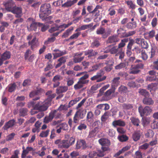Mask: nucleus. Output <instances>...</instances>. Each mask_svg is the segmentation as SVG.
Segmentation results:
<instances>
[{
  "instance_id": "nucleus-52",
  "label": "nucleus",
  "mask_w": 158,
  "mask_h": 158,
  "mask_svg": "<svg viewBox=\"0 0 158 158\" xmlns=\"http://www.w3.org/2000/svg\"><path fill=\"white\" fill-rule=\"evenodd\" d=\"M120 79L119 77H117L114 78L113 81L112 83L114 84V86H117L120 83L119 80Z\"/></svg>"
},
{
  "instance_id": "nucleus-14",
  "label": "nucleus",
  "mask_w": 158,
  "mask_h": 158,
  "mask_svg": "<svg viewBox=\"0 0 158 158\" xmlns=\"http://www.w3.org/2000/svg\"><path fill=\"white\" fill-rule=\"evenodd\" d=\"M56 110H52L49 113L48 116H46L44 119V122L45 123H48L51 122L54 117V114Z\"/></svg>"
},
{
  "instance_id": "nucleus-22",
  "label": "nucleus",
  "mask_w": 158,
  "mask_h": 158,
  "mask_svg": "<svg viewBox=\"0 0 158 158\" xmlns=\"http://www.w3.org/2000/svg\"><path fill=\"white\" fill-rule=\"evenodd\" d=\"M130 120L134 126L136 127L140 126V121L138 118L135 117H132L130 118Z\"/></svg>"
},
{
  "instance_id": "nucleus-40",
  "label": "nucleus",
  "mask_w": 158,
  "mask_h": 158,
  "mask_svg": "<svg viewBox=\"0 0 158 158\" xmlns=\"http://www.w3.org/2000/svg\"><path fill=\"white\" fill-rule=\"evenodd\" d=\"M105 61V64L107 66L112 67L114 64V60L113 58H108L107 60Z\"/></svg>"
},
{
  "instance_id": "nucleus-27",
  "label": "nucleus",
  "mask_w": 158,
  "mask_h": 158,
  "mask_svg": "<svg viewBox=\"0 0 158 158\" xmlns=\"http://www.w3.org/2000/svg\"><path fill=\"white\" fill-rule=\"evenodd\" d=\"M19 115L20 116L24 117L27 114L28 110L26 108H21L19 110Z\"/></svg>"
},
{
  "instance_id": "nucleus-53",
  "label": "nucleus",
  "mask_w": 158,
  "mask_h": 158,
  "mask_svg": "<svg viewBox=\"0 0 158 158\" xmlns=\"http://www.w3.org/2000/svg\"><path fill=\"white\" fill-rule=\"evenodd\" d=\"M157 79L156 76H148L147 77L146 81L152 82L154 81H155Z\"/></svg>"
},
{
  "instance_id": "nucleus-43",
  "label": "nucleus",
  "mask_w": 158,
  "mask_h": 158,
  "mask_svg": "<svg viewBox=\"0 0 158 158\" xmlns=\"http://www.w3.org/2000/svg\"><path fill=\"white\" fill-rule=\"evenodd\" d=\"M68 141V140L67 139L61 141V146L64 148H68L70 146Z\"/></svg>"
},
{
  "instance_id": "nucleus-47",
  "label": "nucleus",
  "mask_w": 158,
  "mask_h": 158,
  "mask_svg": "<svg viewBox=\"0 0 158 158\" xmlns=\"http://www.w3.org/2000/svg\"><path fill=\"white\" fill-rule=\"evenodd\" d=\"M118 139L121 142L126 141L128 139V137L126 135H122L118 137Z\"/></svg>"
},
{
  "instance_id": "nucleus-2",
  "label": "nucleus",
  "mask_w": 158,
  "mask_h": 158,
  "mask_svg": "<svg viewBox=\"0 0 158 158\" xmlns=\"http://www.w3.org/2000/svg\"><path fill=\"white\" fill-rule=\"evenodd\" d=\"M109 86L110 85L107 84L102 87L99 90V93L97 95V97L103 96L102 97V99L103 100L108 101L110 100V96L112 94L114 93L115 88L114 87H113L110 89L105 92L104 91L108 88Z\"/></svg>"
},
{
  "instance_id": "nucleus-12",
  "label": "nucleus",
  "mask_w": 158,
  "mask_h": 158,
  "mask_svg": "<svg viewBox=\"0 0 158 158\" xmlns=\"http://www.w3.org/2000/svg\"><path fill=\"white\" fill-rule=\"evenodd\" d=\"M29 45L31 46V48L33 50L34 49L37 47L39 45L37 40L36 37H34L31 41H29L28 42Z\"/></svg>"
},
{
  "instance_id": "nucleus-48",
  "label": "nucleus",
  "mask_w": 158,
  "mask_h": 158,
  "mask_svg": "<svg viewBox=\"0 0 158 158\" xmlns=\"http://www.w3.org/2000/svg\"><path fill=\"white\" fill-rule=\"evenodd\" d=\"M103 64L100 63L98 64H97L94 65L92 66V69L89 71V72H91L92 71H95L99 69L100 67Z\"/></svg>"
},
{
  "instance_id": "nucleus-62",
  "label": "nucleus",
  "mask_w": 158,
  "mask_h": 158,
  "mask_svg": "<svg viewBox=\"0 0 158 158\" xmlns=\"http://www.w3.org/2000/svg\"><path fill=\"white\" fill-rule=\"evenodd\" d=\"M141 44V47L143 48L147 49L148 47V43L144 39L143 40Z\"/></svg>"
},
{
  "instance_id": "nucleus-44",
  "label": "nucleus",
  "mask_w": 158,
  "mask_h": 158,
  "mask_svg": "<svg viewBox=\"0 0 158 158\" xmlns=\"http://www.w3.org/2000/svg\"><path fill=\"white\" fill-rule=\"evenodd\" d=\"M126 66V64L124 62H121L114 67L115 70H120Z\"/></svg>"
},
{
  "instance_id": "nucleus-8",
  "label": "nucleus",
  "mask_w": 158,
  "mask_h": 158,
  "mask_svg": "<svg viewBox=\"0 0 158 158\" xmlns=\"http://www.w3.org/2000/svg\"><path fill=\"white\" fill-rule=\"evenodd\" d=\"M119 39L117 35H113L109 36L106 41L107 44H112L113 45L116 44V43L118 42Z\"/></svg>"
},
{
  "instance_id": "nucleus-32",
  "label": "nucleus",
  "mask_w": 158,
  "mask_h": 158,
  "mask_svg": "<svg viewBox=\"0 0 158 158\" xmlns=\"http://www.w3.org/2000/svg\"><path fill=\"white\" fill-rule=\"evenodd\" d=\"M16 85L15 83L10 84L8 86V92L11 93L14 91L16 89Z\"/></svg>"
},
{
  "instance_id": "nucleus-4",
  "label": "nucleus",
  "mask_w": 158,
  "mask_h": 158,
  "mask_svg": "<svg viewBox=\"0 0 158 158\" xmlns=\"http://www.w3.org/2000/svg\"><path fill=\"white\" fill-rule=\"evenodd\" d=\"M152 111L151 108L148 106H146L144 108L142 106H140L139 108V111L142 117L150 114Z\"/></svg>"
},
{
  "instance_id": "nucleus-20",
  "label": "nucleus",
  "mask_w": 158,
  "mask_h": 158,
  "mask_svg": "<svg viewBox=\"0 0 158 158\" xmlns=\"http://www.w3.org/2000/svg\"><path fill=\"white\" fill-rule=\"evenodd\" d=\"M143 102L144 104L149 105H152L154 103L152 98L148 97H144L143 99Z\"/></svg>"
},
{
  "instance_id": "nucleus-17",
  "label": "nucleus",
  "mask_w": 158,
  "mask_h": 158,
  "mask_svg": "<svg viewBox=\"0 0 158 158\" xmlns=\"http://www.w3.org/2000/svg\"><path fill=\"white\" fill-rule=\"evenodd\" d=\"M15 122V121L14 119L10 120L5 123L4 126L2 128L5 130H7L8 129L14 126Z\"/></svg>"
},
{
  "instance_id": "nucleus-30",
  "label": "nucleus",
  "mask_w": 158,
  "mask_h": 158,
  "mask_svg": "<svg viewBox=\"0 0 158 158\" xmlns=\"http://www.w3.org/2000/svg\"><path fill=\"white\" fill-rule=\"evenodd\" d=\"M94 114L91 111L89 112L87 114L86 119L88 122H93L94 121Z\"/></svg>"
},
{
  "instance_id": "nucleus-55",
  "label": "nucleus",
  "mask_w": 158,
  "mask_h": 158,
  "mask_svg": "<svg viewBox=\"0 0 158 158\" xmlns=\"http://www.w3.org/2000/svg\"><path fill=\"white\" fill-rule=\"evenodd\" d=\"M157 49V47L156 46H152L151 49V55L150 58H152L155 55L156 51Z\"/></svg>"
},
{
  "instance_id": "nucleus-61",
  "label": "nucleus",
  "mask_w": 158,
  "mask_h": 158,
  "mask_svg": "<svg viewBox=\"0 0 158 158\" xmlns=\"http://www.w3.org/2000/svg\"><path fill=\"white\" fill-rule=\"evenodd\" d=\"M40 92V91L39 90L32 91L29 94V97L31 98H33L35 96L38 95Z\"/></svg>"
},
{
  "instance_id": "nucleus-46",
  "label": "nucleus",
  "mask_w": 158,
  "mask_h": 158,
  "mask_svg": "<svg viewBox=\"0 0 158 158\" xmlns=\"http://www.w3.org/2000/svg\"><path fill=\"white\" fill-rule=\"evenodd\" d=\"M121 49L118 48V47L116 48V47H114L112 48L110 50V52L111 54H117L120 51Z\"/></svg>"
},
{
  "instance_id": "nucleus-15",
  "label": "nucleus",
  "mask_w": 158,
  "mask_h": 158,
  "mask_svg": "<svg viewBox=\"0 0 158 158\" xmlns=\"http://www.w3.org/2000/svg\"><path fill=\"white\" fill-rule=\"evenodd\" d=\"M142 133L140 131L138 130L135 131L132 135V138L135 141L139 140L140 138Z\"/></svg>"
},
{
  "instance_id": "nucleus-50",
  "label": "nucleus",
  "mask_w": 158,
  "mask_h": 158,
  "mask_svg": "<svg viewBox=\"0 0 158 158\" xmlns=\"http://www.w3.org/2000/svg\"><path fill=\"white\" fill-rule=\"evenodd\" d=\"M89 75L88 74H85L84 76L81 77L79 80V81H86L85 84L88 83L89 82V80H86V79L87 78H88L89 77Z\"/></svg>"
},
{
  "instance_id": "nucleus-36",
  "label": "nucleus",
  "mask_w": 158,
  "mask_h": 158,
  "mask_svg": "<svg viewBox=\"0 0 158 158\" xmlns=\"http://www.w3.org/2000/svg\"><path fill=\"white\" fill-rule=\"evenodd\" d=\"M97 107L99 109L106 110L109 109L110 106L107 104H103L98 105Z\"/></svg>"
},
{
  "instance_id": "nucleus-34",
  "label": "nucleus",
  "mask_w": 158,
  "mask_h": 158,
  "mask_svg": "<svg viewBox=\"0 0 158 158\" xmlns=\"http://www.w3.org/2000/svg\"><path fill=\"white\" fill-rule=\"evenodd\" d=\"M86 82L84 81H79L77 83L74 85V88L76 90L81 88L83 87V84H85Z\"/></svg>"
},
{
  "instance_id": "nucleus-21",
  "label": "nucleus",
  "mask_w": 158,
  "mask_h": 158,
  "mask_svg": "<svg viewBox=\"0 0 158 158\" xmlns=\"http://www.w3.org/2000/svg\"><path fill=\"white\" fill-rule=\"evenodd\" d=\"M98 142L102 147L108 146L110 144V141L106 139L101 138L99 140Z\"/></svg>"
},
{
  "instance_id": "nucleus-57",
  "label": "nucleus",
  "mask_w": 158,
  "mask_h": 158,
  "mask_svg": "<svg viewBox=\"0 0 158 158\" xmlns=\"http://www.w3.org/2000/svg\"><path fill=\"white\" fill-rule=\"evenodd\" d=\"M36 103L33 101H31L27 103V107L28 108L32 107L34 110H35V104Z\"/></svg>"
},
{
  "instance_id": "nucleus-10",
  "label": "nucleus",
  "mask_w": 158,
  "mask_h": 158,
  "mask_svg": "<svg viewBox=\"0 0 158 158\" xmlns=\"http://www.w3.org/2000/svg\"><path fill=\"white\" fill-rule=\"evenodd\" d=\"M13 14H15L16 17H21L22 15V9L21 8L16 6V5L10 11Z\"/></svg>"
},
{
  "instance_id": "nucleus-42",
  "label": "nucleus",
  "mask_w": 158,
  "mask_h": 158,
  "mask_svg": "<svg viewBox=\"0 0 158 158\" xmlns=\"http://www.w3.org/2000/svg\"><path fill=\"white\" fill-rule=\"evenodd\" d=\"M142 124L144 127H145L149 124L150 121L149 118L146 117H144L142 118Z\"/></svg>"
},
{
  "instance_id": "nucleus-1",
  "label": "nucleus",
  "mask_w": 158,
  "mask_h": 158,
  "mask_svg": "<svg viewBox=\"0 0 158 158\" xmlns=\"http://www.w3.org/2000/svg\"><path fill=\"white\" fill-rule=\"evenodd\" d=\"M51 13V7L49 4L45 3L41 5L39 15L42 21L48 22L50 24L53 23V21H50L52 18V17L51 16H48Z\"/></svg>"
},
{
  "instance_id": "nucleus-59",
  "label": "nucleus",
  "mask_w": 158,
  "mask_h": 158,
  "mask_svg": "<svg viewBox=\"0 0 158 158\" xmlns=\"http://www.w3.org/2000/svg\"><path fill=\"white\" fill-rule=\"evenodd\" d=\"M80 100V99L79 98H77L74 100H71L69 103V107H70L72 106L77 102H78Z\"/></svg>"
},
{
  "instance_id": "nucleus-41",
  "label": "nucleus",
  "mask_w": 158,
  "mask_h": 158,
  "mask_svg": "<svg viewBox=\"0 0 158 158\" xmlns=\"http://www.w3.org/2000/svg\"><path fill=\"white\" fill-rule=\"evenodd\" d=\"M154 135L153 131L151 129L148 130L145 134V135L147 138H152Z\"/></svg>"
},
{
  "instance_id": "nucleus-19",
  "label": "nucleus",
  "mask_w": 158,
  "mask_h": 158,
  "mask_svg": "<svg viewBox=\"0 0 158 158\" xmlns=\"http://www.w3.org/2000/svg\"><path fill=\"white\" fill-rule=\"evenodd\" d=\"M84 53L85 55H88V57L89 58L94 56L98 54L97 52L95 51L92 49L85 51L84 52Z\"/></svg>"
},
{
  "instance_id": "nucleus-24",
  "label": "nucleus",
  "mask_w": 158,
  "mask_h": 158,
  "mask_svg": "<svg viewBox=\"0 0 158 158\" xmlns=\"http://www.w3.org/2000/svg\"><path fill=\"white\" fill-rule=\"evenodd\" d=\"M78 0H73V1L68 0L67 2L62 5V7H69L76 3Z\"/></svg>"
},
{
  "instance_id": "nucleus-16",
  "label": "nucleus",
  "mask_w": 158,
  "mask_h": 158,
  "mask_svg": "<svg viewBox=\"0 0 158 158\" xmlns=\"http://www.w3.org/2000/svg\"><path fill=\"white\" fill-rule=\"evenodd\" d=\"M62 79V78L60 75H56L55 76L52 80V81L54 82L53 84V87H56L60 85L59 81Z\"/></svg>"
},
{
  "instance_id": "nucleus-54",
  "label": "nucleus",
  "mask_w": 158,
  "mask_h": 158,
  "mask_svg": "<svg viewBox=\"0 0 158 158\" xmlns=\"http://www.w3.org/2000/svg\"><path fill=\"white\" fill-rule=\"evenodd\" d=\"M119 55V59L120 60L123 59L125 56V53L123 51V49H121L120 51L117 54H116L115 56H118Z\"/></svg>"
},
{
  "instance_id": "nucleus-33",
  "label": "nucleus",
  "mask_w": 158,
  "mask_h": 158,
  "mask_svg": "<svg viewBox=\"0 0 158 158\" xmlns=\"http://www.w3.org/2000/svg\"><path fill=\"white\" fill-rule=\"evenodd\" d=\"M10 53L9 51H6L2 55L1 58L5 60L10 58Z\"/></svg>"
},
{
  "instance_id": "nucleus-38",
  "label": "nucleus",
  "mask_w": 158,
  "mask_h": 158,
  "mask_svg": "<svg viewBox=\"0 0 158 158\" xmlns=\"http://www.w3.org/2000/svg\"><path fill=\"white\" fill-rule=\"evenodd\" d=\"M122 106L123 109L126 110H131L133 108V106L132 104L128 103L123 104L122 105Z\"/></svg>"
},
{
  "instance_id": "nucleus-49",
  "label": "nucleus",
  "mask_w": 158,
  "mask_h": 158,
  "mask_svg": "<svg viewBox=\"0 0 158 158\" xmlns=\"http://www.w3.org/2000/svg\"><path fill=\"white\" fill-rule=\"evenodd\" d=\"M100 45L99 41L97 40H94L92 43L91 47L92 48H97Z\"/></svg>"
},
{
  "instance_id": "nucleus-31",
  "label": "nucleus",
  "mask_w": 158,
  "mask_h": 158,
  "mask_svg": "<svg viewBox=\"0 0 158 158\" xmlns=\"http://www.w3.org/2000/svg\"><path fill=\"white\" fill-rule=\"evenodd\" d=\"M108 148L107 147H102V151H99L98 154H97V156L100 157L104 156L105 155V154L104 153V152L107 151L108 150Z\"/></svg>"
},
{
  "instance_id": "nucleus-51",
  "label": "nucleus",
  "mask_w": 158,
  "mask_h": 158,
  "mask_svg": "<svg viewBox=\"0 0 158 158\" xmlns=\"http://www.w3.org/2000/svg\"><path fill=\"white\" fill-rule=\"evenodd\" d=\"M109 113L108 112H105L102 116L101 118V120L102 122H105L107 119L109 117Z\"/></svg>"
},
{
  "instance_id": "nucleus-25",
  "label": "nucleus",
  "mask_w": 158,
  "mask_h": 158,
  "mask_svg": "<svg viewBox=\"0 0 158 158\" xmlns=\"http://www.w3.org/2000/svg\"><path fill=\"white\" fill-rule=\"evenodd\" d=\"M138 92L140 95L143 96L144 97H149L150 95V94L149 92L144 89H139V90Z\"/></svg>"
},
{
  "instance_id": "nucleus-45",
  "label": "nucleus",
  "mask_w": 158,
  "mask_h": 158,
  "mask_svg": "<svg viewBox=\"0 0 158 158\" xmlns=\"http://www.w3.org/2000/svg\"><path fill=\"white\" fill-rule=\"evenodd\" d=\"M140 72V71L139 69L135 68L134 67L132 66L131 71L129 72V73L130 74H136L139 73Z\"/></svg>"
},
{
  "instance_id": "nucleus-63",
  "label": "nucleus",
  "mask_w": 158,
  "mask_h": 158,
  "mask_svg": "<svg viewBox=\"0 0 158 158\" xmlns=\"http://www.w3.org/2000/svg\"><path fill=\"white\" fill-rule=\"evenodd\" d=\"M141 55V57L143 60H147L148 58V56L146 53L145 50H143V51H142Z\"/></svg>"
},
{
  "instance_id": "nucleus-18",
  "label": "nucleus",
  "mask_w": 158,
  "mask_h": 158,
  "mask_svg": "<svg viewBox=\"0 0 158 158\" xmlns=\"http://www.w3.org/2000/svg\"><path fill=\"white\" fill-rule=\"evenodd\" d=\"M112 125L114 127H116L117 126L120 127H124L125 125V123L121 119L115 120L113 121Z\"/></svg>"
},
{
  "instance_id": "nucleus-11",
  "label": "nucleus",
  "mask_w": 158,
  "mask_h": 158,
  "mask_svg": "<svg viewBox=\"0 0 158 158\" xmlns=\"http://www.w3.org/2000/svg\"><path fill=\"white\" fill-rule=\"evenodd\" d=\"M46 95L47 96V98L45 101L47 103H49L50 105L52 100L55 97L56 94H52V91L49 90L46 92Z\"/></svg>"
},
{
  "instance_id": "nucleus-28",
  "label": "nucleus",
  "mask_w": 158,
  "mask_h": 158,
  "mask_svg": "<svg viewBox=\"0 0 158 158\" xmlns=\"http://www.w3.org/2000/svg\"><path fill=\"white\" fill-rule=\"evenodd\" d=\"M73 29V27H71L70 28L67 30L62 35V38H66L68 37L71 34Z\"/></svg>"
},
{
  "instance_id": "nucleus-5",
  "label": "nucleus",
  "mask_w": 158,
  "mask_h": 158,
  "mask_svg": "<svg viewBox=\"0 0 158 158\" xmlns=\"http://www.w3.org/2000/svg\"><path fill=\"white\" fill-rule=\"evenodd\" d=\"M103 74V71L102 70H101L99 72L97 73L96 75L91 77L90 79L92 81L97 80V82H101L105 80L106 78V77L105 76H104L102 77L101 78V77Z\"/></svg>"
},
{
  "instance_id": "nucleus-58",
  "label": "nucleus",
  "mask_w": 158,
  "mask_h": 158,
  "mask_svg": "<svg viewBox=\"0 0 158 158\" xmlns=\"http://www.w3.org/2000/svg\"><path fill=\"white\" fill-rule=\"evenodd\" d=\"M84 56L82 57L75 56L73 59V61L75 63L80 62L84 59Z\"/></svg>"
},
{
  "instance_id": "nucleus-29",
  "label": "nucleus",
  "mask_w": 158,
  "mask_h": 158,
  "mask_svg": "<svg viewBox=\"0 0 158 158\" xmlns=\"http://www.w3.org/2000/svg\"><path fill=\"white\" fill-rule=\"evenodd\" d=\"M99 128L98 127H95L94 129L89 132V136L90 137H94L99 131Z\"/></svg>"
},
{
  "instance_id": "nucleus-26",
  "label": "nucleus",
  "mask_w": 158,
  "mask_h": 158,
  "mask_svg": "<svg viewBox=\"0 0 158 158\" xmlns=\"http://www.w3.org/2000/svg\"><path fill=\"white\" fill-rule=\"evenodd\" d=\"M127 28L130 29H133L137 27L136 22H129L126 25Z\"/></svg>"
},
{
  "instance_id": "nucleus-37",
  "label": "nucleus",
  "mask_w": 158,
  "mask_h": 158,
  "mask_svg": "<svg viewBox=\"0 0 158 158\" xmlns=\"http://www.w3.org/2000/svg\"><path fill=\"white\" fill-rule=\"evenodd\" d=\"M127 91V87L122 85L118 88V91L120 94H125Z\"/></svg>"
},
{
  "instance_id": "nucleus-56",
  "label": "nucleus",
  "mask_w": 158,
  "mask_h": 158,
  "mask_svg": "<svg viewBox=\"0 0 158 158\" xmlns=\"http://www.w3.org/2000/svg\"><path fill=\"white\" fill-rule=\"evenodd\" d=\"M54 25L55 27H52L49 30V32L52 33L59 30L58 25L56 24H55Z\"/></svg>"
},
{
  "instance_id": "nucleus-7",
  "label": "nucleus",
  "mask_w": 158,
  "mask_h": 158,
  "mask_svg": "<svg viewBox=\"0 0 158 158\" xmlns=\"http://www.w3.org/2000/svg\"><path fill=\"white\" fill-rule=\"evenodd\" d=\"M52 55L53 56V59H55L56 58L62 56L67 53L66 51L64 50L61 51L58 49H55L53 51Z\"/></svg>"
},
{
  "instance_id": "nucleus-60",
  "label": "nucleus",
  "mask_w": 158,
  "mask_h": 158,
  "mask_svg": "<svg viewBox=\"0 0 158 158\" xmlns=\"http://www.w3.org/2000/svg\"><path fill=\"white\" fill-rule=\"evenodd\" d=\"M105 31V29L102 27H100L96 31V33L98 35L103 34Z\"/></svg>"
},
{
  "instance_id": "nucleus-13",
  "label": "nucleus",
  "mask_w": 158,
  "mask_h": 158,
  "mask_svg": "<svg viewBox=\"0 0 158 158\" xmlns=\"http://www.w3.org/2000/svg\"><path fill=\"white\" fill-rule=\"evenodd\" d=\"M42 25V23H40L33 22L30 24L29 26L27 27V28L29 31L33 30L35 31L38 26L41 27Z\"/></svg>"
},
{
  "instance_id": "nucleus-39",
  "label": "nucleus",
  "mask_w": 158,
  "mask_h": 158,
  "mask_svg": "<svg viewBox=\"0 0 158 158\" xmlns=\"http://www.w3.org/2000/svg\"><path fill=\"white\" fill-rule=\"evenodd\" d=\"M125 3L127 4L129 8L131 9L132 10H134L135 9L136 6L135 4L133 3L132 1L129 0L126 1L125 2Z\"/></svg>"
},
{
  "instance_id": "nucleus-9",
  "label": "nucleus",
  "mask_w": 158,
  "mask_h": 158,
  "mask_svg": "<svg viewBox=\"0 0 158 158\" xmlns=\"http://www.w3.org/2000/svg\"><path fill=\"white\" fill-rule=\"evenodd\" d=\"M81 147H82L83 149H85L87 148H91V146L89 147L87 146L85 141L84 140H81L79 141H77L76 145V148L77 149H79Z\"/></svg>"
},
{
  "instance_id": "nucleus-3",
  "label": "nucleus",
  "mask_w": 158,
  "mask_h": 158,
  "mask_svg": "<svg viewBox=\"0 0 158 158\" xmlns=\"http://www.w3.org/2000/svg\"><path fill=\"white\" fill-rule=\"evenodd\" d=\"M50 106L49 103L45 101L44 102H38L35 104V110L40 111H44L48 109Z\"/></svg>"
},
{
  "instance_id": "nucleus-64",
  "label": "nucleus",
  "mask_w": 158,
  "mask_h": 158,
  "mask_svg": "<svg viewBox=\"0 0 158 158\" xmlns=\"http://www.w3.org/2000/svg\"><path fill=\"white\" fill-rule=\"evenodd\" d=\"M31 80L29 79H25L23 81L22 85L23 87H26L30 85Z\"/></svg>"
},
{
  "instance_id": "nucleus-35",
  "label": "nucleus",
  "mask_w": 158,
  "mask_h": 158,
  "mask_svg": "<svg viewBox=\"0 0 158 158\" xmlns=\"http://www.w3.org/2000/svg\"><path fill=\"white\" fill-rule=\"evenodd\" d=\"M129 41L128 38H125L121 40V42L118 44V47L120 49H122L125 45V43Z\"/></svg>"
},
{
  "instance_id": "nucleus-6",
  "label": "nucleus",
  "mask_w": 158,
  "mask_h": 158,
  "mask_svg": "<svg viewBox=\"0 0 158 158\" xmlns=\"http://www.w3.org/2000/svg\"><path fill=\"white\" fill-rule=\"evenodd\" d=\"M4 5L7 11L10 12L11 10L16 5L12 0H8L4 2Z\"/></svg>"
},
{
  "instance_id": "nucleus-23",
  "label": "nucleus",
  "mask_w": 158,
  "mask_h": 158,
  "mask_svg": "<svg viewBox=\"0 0 158 158\" xmlns=\"http://www.w3.org/2000/svg\"><path fill=\"white\" fill-rule=\"evenodd\" d=\"M68 90L67 86H61L58 88L56 89V93L57 94L63 93L66 92Z\"/></svg>"
}]
</instances>
